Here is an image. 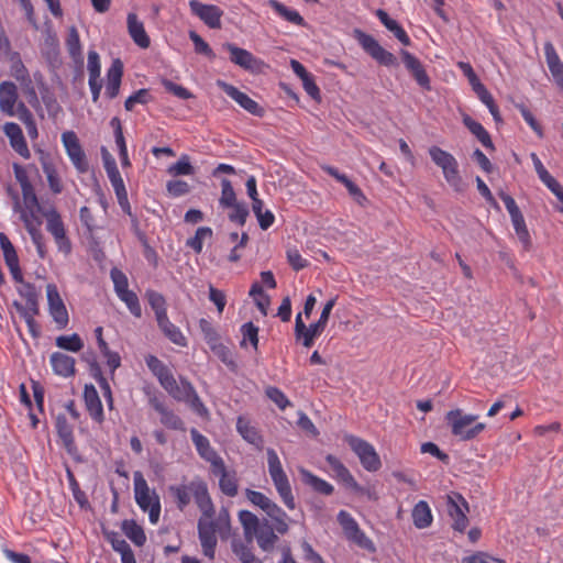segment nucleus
Here are the masks:
<instances>
[{
  "label": "nucleus",
  "mask_w": 563,
  "mask_h": 563,
  "mask_svg": "<svg viewBox=\"0 0 563 563\" xmlns=\"http://www.w3.org/2000/svg\"><path fill=\"white\" fill-rule=\"evenodd\" d=\"M169 492L180 511L186 509L190 504L191 497H194L195 503L205 517L212 518L214 516V506L207 484L202 479H195L189 484L169 486Z\"/></svg>",
  "instance_id": "nucleus-1"
},
{
  "label": "nucleus",
  "mask_w": 563,
  "mask_h": 563,
  "mask_svg": "<svg viewBox=\"0 0 563 563\" xmlns=\"http://www.w3.org/2000/svg\"><path fill=\"white\" fill-rule=\"evenodd\" d=\"M266 454L268 473L271 475L273 484L285 506L288 509L292 510L296 508V503L291 492V486L288 476L283 468L282 462L274 449L268 448L266 450Z\"/></svg>",
  "instance_id": "nucleus-2"
},
{
  "label": "nucleus",
  "mask_w": 563,
  "mask_h": 563,
  "mask_svg": "<svg viewBox=\"0 0 563 563\" xmlns=\"http://www.w3.org/2000/svg\"><path fill=\"white\" fill-rule=\"evenodd\" d=\"M477 418L476 415H464L461 409L451 410L445 416L452 434L463 441L476 438L485 429L486 426L482 422L472 426Z\"/></svg>",
  "instance_id": "nucleus-3"
},
{
  "label": "nucleus",
  "mask_w": 563,
  "mask_h": 563,
  "mask_svg": "<svg viewBox=\"0 0 563 563\" xmlns=\"http://www.w3.org/2000/svg\"><path fill=\"white\" fill-rule=\"evenodd\" d=\"M429 155L432 162L442 169L443 177L446 183L455 190H463V180L459 172V163L456 158L449 152L439 146H431Z\"/></svg>",
  "instance_id": "nucleus-4"
},
{
  "label": "nucleus",
  "mask_w": 563,
  "mask_h": 563,
  "mask_svg": "<svg viewBox=\"0 0 563 563\" xmlns=\"http://www.w3.org/2000/svg\"><path fill=\"white\" fill-rule=\"evenodd\" d=\"M353 35L361 47L378 64L386 67L398 66L396 56L386 51L372 35L366 34L360 29H355Z\"/></svg>",
  "instance_id": "nucleus-5"
},
{
  "label": "nucleus",
  "mask_w": 563,
  "mask_h": 563,
  "mask_svg": "<svg viewBox=\"0 0 563 563\" xmlns=\"http://www.w3.org/2000/svg\"><path fill=\"white\" fill-rule=\"evenodd\" d=\"M344 441L349 444L351 450L357 455L362 466L368 472H376L380 468L382 462L375 448L367 441L346 434Z\"/></svg>",
  "instance_id": "nucleus-6"
},
{
  "label": "nucleus",
  "mask_w": 563,
  "mask_h": 563,
  "mask_svg": "<svg viewBox=\"0 0 563 563\" xmlns=\"http://www.w3.org/2000/svg\"><path fill=\"white\" fill-rule=\"evenodd\" d=\"M338 522L343 529L345 538L357 547L375 552L376 548L373 541L360 529L356 520L345 510L338 514Z\"/></svg>",
  "instance_id": "nucleus-7"
},
{
  "label": "nucleus",
  "mask_w": 563,
  "mask_h": 563,
  "mask_svg": "<svg viewBox=\"0 0 563 563\" xmlns=\"http://www.w3.org/2000/svg\"><path fill=\"white\" fill-rule=\"evenodd\" d=\"M41 214L46 218V229L54 236L58 250L68 254L71 251V243L66 235V230L58 211L51 207L42 211Z\"/></svg>",
  "instance_id": "nucleus-8"
},
{
  "label": "nucleus",
  "mask_w": 563,
  "mask_h": 563,
  "mask_svg": "<svg viewBox=\"0 0 563 563\" xmlns=\"http://www.w3.org/2000/svg\"><path fill=\"white\" fill-rule=\"evenodd\" d=\"M62 142L66 153L78 173L85 174L89 169L86 154L74 131H66L62 134Z\"/></svg>",
  "instance_id": "nucleus-9"
},
{
  "label": "nucleus",
  "mask_w": 563,
  "mask_h": 563,
  "mask_svg": "<svg viewBox=\"0 0 563 563\" xmlns=\"http://www.w3.org/2000/svg\"><path fill=\"white\" fill-rule=\"evenodd\" d=\"M448 511L453 519L452 528L455 531L464 532L468 525V518L466 516V512H468V504L461 494L454 493L448 496Z\"/></svg>",
  "instance_id": "nucleus-10"
},
{
  "label": "nucleus",
  "mask_w": 563,
  "mask_h": 563,
  "mask_svg": "<svg viewBox=\"0 0 563 563\" xmlns=\"http://www.w3.org/2000/svg\"><path fill=\"white\" fill-rule=\"evenodd\" d=\"M211 519L212 518H207L203 515L200 517L198 520V537L203 554L210 560H213L218 540L216 536L217 523Z\"/></svg>",
  "instance_id": "nucleus-11"
},
{
  "label": "nucleus",
  "mask_w": 563,
  "mask_h": 563,
  "mask_svg": "<svg viewBox=\"0 0 563 563\" xmlns=\"http://www.w3.org/2000/svg\"><path fill=\"white\" fill-rule=\"evenodd\" d=\"M46 296L48 301V310L53 320L57 324V329H65L69 322V317L56 285L48 284L46 286Z\"/></svg>",
  "instance_id": "nucleus-12"
},
{
  "label": "nucleus",
  "mask_w": 563,
  "mask_h": 563,
  "mask_svg": "<svg viewBox=\"0 0 563 563\" xmlns=\"http://www.w3.org/2000/svg\"><path fill=\"white\" fill-rule=\"evenodd\" d=\"M245 187L247 195L252 200V210L258 221L260 228L262 230L269 229L275 221V216L271 210H265V213H261V206L263 205V200L258 198L256 178L254 176H250L246 180Z\"/></svg>",
  "instance_id": "nucleus-13"
},
{
  "label": "nucleus",
  "mask_w": 563,
  "mask_h": 563,
  "mask_svg": "<svg viewBox=\"0 0 563 563\" xmlns=\"http://www.w3.org/2000/svg\"><path fill=\"white\" fill-rule=\"evenodd\" d=\"M325 462L334 473L338 481L342 482L345 486L353 489L358 494H366L369 498H375L374 495L368 490L358 485L351 472L344 466V464L334 455L328 454Z\"/></svg>",
  "instance_id": "nucleus-14"
},
{
  "label": "nucleus",
  "mask_w": 563,
  "mask_h": 563,
  "mask_svg": "<svg viewBox=\"0 0 563 563\" xmlns=\"http://www.w3.org/2000/svg\"><path fill=\"white\" fill-rule=\"evenodd\" d=\"M217 85L221 88L230 98H232L240 107H242L249 113L262 118L265 113L263 107H261L255 100L250 98L246 93L240 91L233 85H230L223 80H218Z\"/></svg>",
  "instance_id": "nucleus-15"
},
{
  "label": "nucleus",
  "mask_w": 563,
  "mask_h": 563,
  "mask_svg": "<svg viewBox=\"0 0 563 563\" xmlns=\"http://www.w3.org/2000/svg\"><path fill=\"white\" fill-rule=\"evenodd\" d=\"M400 56L406 69L410 73L416 82L423 90L430 91L431 80L422 63L413 54L406 49L400 51Z\"/></svg>",
  "instance_id": "nucleus-16"
},
{
  "label": "nucleus",
  "mask_w": 563,
  "mask_h": 563,
  "mask_svg": "<svg viewBox=\"0 0 563 563\" xmlns=\"http://www.w3.org/2000/svg\"><path fill=\"white\" fill-rule=\"evenodd\" d=\"M189 7L192 14L197 15L210 29L221 27L223 11L214 4H205L198 0H190Z\"/></svg>",
  "instance_id": "nucleus-17"
},
{
  "label": "nucleus",
  "mask_w": 563,
  "mask_h": 563,
  "mask_svg": "<svg viewBox=\"0 0 563 563\" xmlns=\"http://www.w3.org/2000/svg\"><path fill=\"white\" fill-rule=\"evenodd\" d=\"M148 404L157 413H159V421L164 427L177 431L186 430L183 419L169 409L157 396H150Z\"/></svg>",
  "instance_id": "nucleus-18"
},
{
  "label": "nucleus",
  "mask_w": 563,
  "mask_h": 563,
  "mask_svg": "<svg viewBox=\"0 0 563 563\" xmlns=\"http://www.w3.org/2000/svg\"><path fill=\"white\" fill-rule=\"evenodd\" d=\"M190 437L199 456L207 461L208 463H210L211 468L222 467L223 459L211 446L210 441L207 437L201 434L196 428H192L190 430Z\"/></svg>",
  "instance_id": "nucleus-19"
},
{
  "label": "nucleus",
  "mask_w": 563,
  "mask_h": 563,
  "mask_svg": "<svg viewBox=\"0 0 563 563\" xmlns=\"http://www.w3.org/2000/svg\"><path fill=\"white\" fill-rule=\"evenodd\" d=\"M222 48L230 53V60L241 68L250 71L260 69L263 62L256 58L251 52L238 47L233 43H224Z\"/></svg>",
  "instance_id": "nucleus-20"
},
{
  "label": "nucleus",
  "mask_w": 563,
  "mask_h": 563,
  "mask_svg": "<svg viewBox=\"0 0 563 563\" xmlns=\"http://www.w3.org/2000/svg\"><path fill=\"white\" fill-rule=\"evenodd\" d=\"M133 482L135 501L143 511H147L154 505V498H159V496L155 490H150L147 482L141 472L134 473Z\"/></svg>",
  "instance_id": "nucleus-21"
},
{
  "label": "nucleus",
  "mask_w": 563,
  "mask_h": 563,
  "mask_svg": "<svg viewBox=\"0 0 563 563\" xmlns=\"http://www.w3.org/2000/svg\"><path fill=\"white\" fill-rule=\"evenodd\" d=\"M324 329L325 327H323L318 321L307 327L302 321L301 313L296 316L295 335L297 340L302 341V345L305 347H311L314 343V339L320 336Z\"/></svg>",
  "instance_id": "nucleus-22"
},
{
  "label": "nucleus",
  "mask_w": 563,
  "mask_h": 563,
  "mask_svg": "<svg viewBox=\"0 0 563 563\" xmlns=\"http://www.w3.org/2000/svg\"><path fill=\"white\" fill-rule=\"evenodd\" d=\"M84 401L91 419L98 423H102L104 421L103 407L99 394L92 384L85 385Z\"/></svg>",
  "instance_id": "nucleus-23"
},
{
  "label": "nucleus",
  "mask_w": 563,
  "mask_h": 563,
  "mask_svg": "<svg viewBox=\"0 0 563 563\" xmlns=\"http://www.w3.org/2000/svg\"><path fill=\"white\" fill-rule=\"evenodd\" d=\"M3 132L10 141L11 147L24 158L30 157V151L21 126L15 122H7Z\"/></svg>",
  "instance_id": "nucleus-24"
},
{
  "label": "nucleus",
  "mask_w": 563,
  "mask_h": 563,
  "mask_svg": "<svg viewBox=\"0 0 563 563\" xmlns=\"http://www.w3.org/2000/svg\"><path fill=\"white\" fill-rule=\"evenodd\" d=\"M322 170L330 175L331 177L335 178L342 185H344L350 196L358 205H364V202L367 200L362 189L356 184H354L346 175L340 173L338 168L330 165H324L322 166Z\"/></svg>",
  "instance_id": "nucleus-25"
},
{
  "label": "nucleus",
  "mask_w": 563,
  "mask_h": 563,
  "mask_svg": "<svg viewBox=\"0 0 563 563\" xmlns=\"http://www.w3.org/2000/svg\"><path fill=\"white\" fill-rule=\"evenodd\" d=\"M122 76L123 63L121 59L117 58L112 62L107 71L106 95L108 98L113 99L119 95Z\"/></svg>",
  "instance_id": "nucleus-26"
},
{
  "label": "nucleus",
  "mask_w": 563,
  "mask_h": 563,
  "mask_svg": "<svg viewBox=\"0 0 563 563\" xmlns=\"http://www.w3.org/2000/svg\"><path fill=\"white\" fill-rule=\"evenodd\" d=\"M49 363L53 372L58 376L70 377L76 373L75 358L62 352H54L49 357Z\"/></svg>",
  "instance_id": "nucleus-27"
},
{
  "label": "nucleus",
  "mask_w": 563,
  "mask_h": 563,
  "mask_svg": "<svg viewBox=\"0 0 563 563\" xmlns=\"http://www.w3.org/2000/svg\"><path fill=\"white\" fill-rule=\"evenodd\" d=\"M211 472L219 476V486L221 492L228 497H234L238 495V479L234 472H228L224 461L222 467H212Z\"/></svg>",
  "instance_id": "nucleus-28"
},
{
  "label": "nucleus",
  "mask_w": 563,
  "mask_h": 563,
  "mask_svg": "<svg viewBox=\"0 0 563 563\" xmlns=\"http://www.w3.org/2000/svg\"><path fill=\"white\" fill-rule=\"evenodd\" d=\"M57 434L63 441V444L68 454L75 455L77 453V446L75 443V438L73 433V427L68 423L66 417L64 415H58L56 417L55 423Z\"/></svg>",
  "instance_id": "nucleus-29"
},
{
  "label": "nucleus",
  "mask_w": 563,
  "mask_h": 563,
  "mask_svg": "<svg viewBox=\"0 0 563 563\" xmlns=\"http://www.w3.org/2000/svg\"><path fill=\"white\" fill-rule=\"evenodd\" d=\"M18 99L16 86L12 81L0 84V110L8 114H14V106Z\"/></svg>",
  "instance_id": "nucleus-30"
},
{
  "label": "nucleus",
  "mask_w": 563,
  "mask_h": 563,
  "mask_svg": "<svg viewBox=\"0 0 563 563\" xmlns=\"http://www.w3.org/2000/svg\"><path fill=\"white\" fill-rule=\"evenodd\" d=\"M128 30L134 43L141 48L150 47L151 40L145 32L143 23L137 19L135 13L128 14Z\"/></svg>",
  "instance_id": "nucleus-31"
},
{
  "label": "nucleus",
  "mask_w": 563,
  "mask_h": 563,
  "mask_svg": "<svg viewBox=\"0 0 563 563\" xmlns=\"http://www.w3.org/2000/svg\"><path fill=\"white\" fill-rule=\"evenodd\" d=\"M544 55L551 75L558 85L563 86V63L551 42L544 44Z\"/></svg>",
  "instance_id": "nucleus-32"
},
{
  "label": "nucleus",
  "mask_w": 563,
  "mask_h": 563,
  "mask_svg": "<svg viewBox=\"0 0 563 563\" xmlns=\"http://www.w3.org/2000/svg\"><path fill=\"white\" fill-rule=\"evenodd\" d=\"M376 16L379 19L382 24L394 34V36L405 46H409L411 44L410 37L402 29V26L394 19H391L388 13L382 9L376 11Z\"/></svg>",
  "instance_id": "nucleus-33"
},
{
  "label": "nucleus",
  "mask_w": 563,
  "mask_h": 563,
  "mask_svg": "<svg viewBox=\"0 0 563 563\" xmlns=\"http://www.w3.org/2000/svg\"><path fill=\"white\" fill-rule=\"evenodd\" d=\"M156 321L159 330L170 342L181 347L187 346L188 342L186 336L177 325L170 322L167 314L165 317H161Z\"/></svg>",
  "instance_id": "nucleus-34"
},
{
  "label": "nucleus",
  "mask_w": 563,
  "mask_h": 563,
  "mask_svg": "<svg viewBox=\"0 0 563 563\" xmlns=\"http://www.w3.org/2000/svg\"><path fill=\"white\" fill-rule=\"evenodd\" d=\"M254 537L256 538L258 547L265 552L272 551L278 540L274 528L267 520L262 521V526L254 532L253 538Z\"/></svg>",
  "instance_id": "nucleus-35"
},
{
  "label": "nucleus",
  "mask_w": 563,
  "mask_h": 563,
  "mask_svg": "<svg viewBox=\"0 0 563 563\" xmlns=\"http://www.w3.org/2000/svg\"><path fill=\"white\" fill-rule=\"evenodd\" d=\"M65 44L71 59L76 64L81 65L84 63V55L79 33L76 26L73 25L68 27V34Z\"/></svg>",
  "instance_id": "nucleus-36"
},
{
  "label": "nucleus",
  "mask_w": 563,
  "mask_h": 563,
  "mask_svg": "<svg viewBox=\"0 0 563 563\" xmlns=\"http://www.w3.org/2000/svg\"><path fill=\"white\" fill-rule=\"evenodd\" d=\"M412 521L416 528H428L433 520L431 509L427 501L420 500L416 504L411 512Z\"/></svg>",
  "instance_id": "nucleus-37"
},
{
  "label": "nucleus",
  "mask_w": 563,
  "mask_h": 563,
  "mask_svg": "<svg viewBox=\"0 0 563 563\" xmlns=\"http://www.w3.org/2000/svg\"><path fill=\"white\" fill-rule=\"evenodd\" d=\"M300 474L303 483L310 486L314 492L325 496H329L333 493L334 487L330 483L316 476L310 471L301 468Z\"/></svg>",
  "instance_id": "nucleus-38"
},
{
  "label": "nucleus",
  "mask_w": 563,
  "mask_h": 563,
  "mask_svg": "<svg viewBox=\"0 0 563 563\" xmlns=\"http://www.w3.org/2000/svg\"><path fill=\"white\" fill-rule=\"evenodd\" d=\"M463 123L470 130V132L477 137V140L482 143L483 146L489 150H494V144L489 133L479 122L473 120L468 115H465L463 118Z\"/></svg>",
  "instance_id": "nucleus-39"
},
{
  "label": "nucleus",
  "mask_w": 563,
  "mask_h": 563,
  "mask_svg": "<svg viewBox=\"0 0 563 563\" xmlns=\"http://www.w3.org/2000/svg\"><path fill=\"white\" fill-rule=\"evenodd\" d=\"M123 533L137 547L144 545L146 536L143 528L132 519H125L121 523Z\"/></svg>",
  "instance_id": "nucleus-40"
},
{
  "label": "nucleus",
  "mask_w": 563,
  "mask_h": 563,
  "mask_svg": "<svg viewBox=\"0 0 563 563\" xmlns=\"http://www.w3.org/2000/svg\"><path fill=\"white\" fill-rule=\"evenodd\" d=\"M236 429H238L239 433L241 434V437L249 443H251L257 448H260L262 445L263 439H262L261 434L258 433L256 428L251 426V423L247 420L240 417L236 421Z\"/></svg>",
  "instance_id": "nucleus-41"
},
{
  "label": "nucleus",
  "mask_w": 563,
  "mask_h": 563,
  "mask_svg": "<svg viewBox=\"0 0 563 563\" xmlns=\"http://www.w3.org/2000/svg\"><path fill=\"white\" fill-rule=\"evenodd\" d=\"M268 4L278 15H280L286 21L299 26H303L306 24L303 18L299 14L298 11L287 8L277 0H269Z\"/></svg>",
  "instance_id": "nucleus-42"
},
{
  "label": "nucleus",
  "mask_w": 563,
  "mask_h": 563,
  "mask_svg": "<svg viewBox=\"0 0 563 563\" xmlns=\"http://www.w3.org/2000/svg\"><path fill=\"white\" fill-rule=\"evenodd\" d=\"M239 519L243 527L245 538L251 542L254 532L262 526L260 519L249 510H241L239 512Z\"/></svg>",
  "instance_id": "nucleus-43"
},
{
  "label": "nucleus",
  "mask_w": 563,
  "mask_h": 563,
  "mask_svg": "<svg viewBox=\"0 0 563 563\" xmlns=\"http://www.w3.org/2000/svg\"><path fill=\"white\" fill-rule=\"evenodd\" d=\"M14 306L20 313V316L24 319L26 322L29 332L33 338H38L41 335V329L37 322L35 321L34 317L38 314V309L31 310V309H24L22 303L14 302Z\"/></svg>",
  "instance_id": "nucleus-44"
},
{
  "label": "nucleus",
  "mask_w": 563,
  "mask_h": 563,
  "mask_svg": "<svg viewBox=\"0 0 563 563\" xmlns=\"http://www.w3.org/2000/svg\"><path fill=\"white\" fill-rule=\"evenodd\" d=\"M213 231L211 228L200 227L196 230L195 235L186 241V246L194 250L196 254H200L202 252L203 241L211 239Z\"/></svg>",
  "instance_id": "nucleus-45"
},
{
  "label": "nucleus",
  "mask_w": 563,
  "mask_h": 563,
  "mask_svg": "<svg viewBox=\"0 0 563 563\" xmlns=\"http://www.w3.org/2000/svg\"><path fill=\"white\" fill-rule=\"evenodd\" d=\"M18 291L20 296L25 299V305H23L24 309H38V295L34 285L24 282L18 288Z\"/></svg>",
  "instance_id": "nucleus-46"
},
{
  "label": "nucleus",
  "mask_w": 563,
  "mask_h": 563,
  "mask_svg": "<svg viewBox=\"0 0 563 563\" xmlns=\"http://www.w3.org/2000/svg\"><path fill=\"white\" fill-rule=\"evenodd\" d=\"M55 344L59 349L74 353L79 352L84 347V342L77 333H73L71 335H59L56 338Z\"/></svg>",
  "instance_id": "nucleus-47"
},
{
  "label": "nucleus",
  "mask_w": 563,
  "mask_h": 563,
  "mask_svg": "<svg viewBox=\"0 0 563 563\" xmlns=\"http://www.w3.org/2000/svg\"><path fill=\"white\" fill-rule=\"evenodd\" d=\"M146 298L148 305L155 312L156 320L167 314L166 300L162 294L155 290H147Z\"/></svg>",
  "instance_id": "nucleus-48"
},
{
  "label": "nucleus",
  "mask_w": 563,
  "mask_h": 563,
  "mask_svg": "<svg viewBox=\"0 0 563 563\" xmlns=\"http://www.w3.org/2000/svg\"><path fill=\"white\" fill-rule=\"evenodd\" d=\"M42 167H43L44 174L46 175L49 189L54 194H60L63 190V185L60 183V179H59V176L57 174L55 166L51 162L44 161L42 163Z\"/></svg>",
  "instance_id": "nucleus-49"
},
{
  "label": "nucleus",
  "mask_w": 563,
  "mask_h": 563,
  "mask_svg": "<svg viewBox=\"0 0 563 563\" xmlns=\"http://www.w3.org/2000/svg\"><path fill=\"white\" fill-rule=\"evenodd\" d=\"M117 296L119 297L120 300H122L126 305L128 309L134 317L141 318L142 308L140 305L139 297L134 291L128 289V290L117 294Z\"/></svg>",
  "instance_id": "nucleus-50"
},
{
  "label": "nucleus",
  "mask_w": 563,
  "mask_h": 563,
  "mask_svg": "<svg viewBox=\"0 0 563 563\" xmlns=\"http://www.w3.org/2000/svg\"><path fill=\"white\" fill-rule=\"evenodd\" d=\"M21 190H22L24 205H25L26 209L31 212L32 217H34L35 211L38 213H42V211L46 210L40 205L38 199L35 195V191H34V188L32 185L24 187Z\"/></svg>",
  "instance_id": "nucleus-51"
},
{
  "label": "nucleus",
  "mask_w": 563,
  "mask_h": 563,
  "mask_svg": "<svg viewBox=\"0 0 563 563\" xmlns=\"http://www.w3.org/2000/svg\"><path fill=\"white\" fill-rule=\"evenodd\" d=\"M231 548L242 563H260L256 561L251 548L241 540H233Z\"/></svg>",
  "instance_id": "nucleus-52"
},
{
  "label": "nucleus",
  "mask_w": 563,
  "mask_h": 563,
  "mask_svg": "<svg viewBox=\"0 0 563 563\" xmlns=\"http://www.w3.org/2000/svg\"><path fill=\"white\" fill-rule=\"evenodd\" d=\"M236 201V195L233 189L231 181L227 178L221 181V197L219 199V205L223 209L233 206Z\"/></svg>",
  "instance_id": "nucleus-53"
},
{
  "label": "nucleus",
  "mask_w": 563,
  "mask_h": 563,
  "mask_svg": "<svg viewBox=\"0 0 563 563\" xmlns=\"http://www.w3.org/2000/svg\"><path fill=\"white\" fill-rule=\"evenodd\" d=\"M211 351L218 356L222 363H224L230 369L234 371L236 368V363L233 358V354L231 350L224 344L217 342L210 346Z\"/></svg>",
  "instance_id": "nucleus-54"
},
{
  "label": "nucleus",
  "mask_w": 563,
  "mask_h": 563,
  "mask_svg": "<svg viewBox=\"0 0 563 563\" xmlns=\"http://www.w3.org/2000/svg\"><path fill=\"white\" fill-rule=\"evenodd\" d=\"M153 100V97L148 89L142 88L131 95L124 102L126 111H132L136 103L147 104Z\"/></svg>",
  "instance_id": "nucleus-55"
},
{
  "label": "nucleus",
  "mask_w": 563,
  "mask_h": 563,
  "mask_svg": "<svg viewBox=\"0 0 563 563\" xmlns=\"http://www.w3.org/2000/svg\"><path fill=\"white\" fill-rule=\"evenodd\" d=\"M228 209H231V212L228 214V218L231 222L238 223L240 225H244L246 219L250 214L249 208L244 202H235L233 206H230Z\"/></svg>",
  "instance_id": "nucleus-56"
},
{
  "label": "nucleus",
  "mask_w": 563,
  "mask_h": 563,
  "mask_svg": "<svg viewBox=\"0 0 563 563\" xmlns=\"http://www.w3.org/2000/svg\"><path fill=\"white\" fill-rule=\"evenodd\" d=\"M515 107L519 110L523 120L533 130V132L540 139H542L544 136L543 129L541 124L537 121L532 112L523 103H516Z\"/></svg>",
  "instance_id": "nucleus-57"
},
{
  "label": "nucleus",
  "mask_w": 563,
  "mask_h": 563,
  "mask_svg": "<svg viewBox=\"0 0 563 563\" xmlns=\"http://www.w3.org/2000/svg\"><path fill=\"white\" fill-rule=\"evenodd\" d=\"M168 173L173 176L192 175L195 168L190 164L189 156L183 155L175 164L169 166Z\"/></svg>",
  "instance_id": "nucleus-58"
},
{
  "label": "nucleus",
  "mask_w": 563,
  "mask_h": 563,
  "mask_svg": "<svg viewBox=\"0 0 563 563\" xmlns=\"http://www.w3.org/2000/svg\"><path fill=\"white\" fill-rule=\"evenodd\" d=\"M189 38L194 43L195 52L197 54L205 55L210 59H213L216 57V54L210 47V45L195 31L189 32Z\"/></svg>",
  "instance_id": "nucleus-59"
},
{
  "label": "nucleus",
  "mask_w": 563,
  "mask_h": 563,
  "mask_svg": "<svg viewBox=\"0 0 563 563\" xmlns=\"http://www.w3.org/2000/svg\"><path fill=\"white\" fill-rule=\"evenodd\" d=\"M194 391V386L188 380L181 379L180 384H177L169 395L178 401H186Z\"/></svg>",
  "instance_id": "nucleus-60"
},
{
  "label": "nucleus",
  "mask_w": 563,
  "mask_h": 563,
  "mask_svg": "<svg viewBox=\"0 0 563 563\" xmlns=\"http://www.w3.org/2000/svg\"><path fill=\"white\" fill-rule=\"evenodd\" d=\"M166 190L172 197H181L190 192V186L187 181L180 179L169 180L166 184Z\"/></svg>",
  "instance_id": "nucleus-61"
},
{
  "label": "nucleus",
  "mask_w": 563,
  "mask_h": 563,
  "mask_svg": "<svg viewBox=\"0 0 563 563\" xmlns=\"http://www.w3.org/2000/svg\"><path fill=\"white\" fill-rule=\"evenodd\" d=\"M531 159L540 180L545 185H555V178L550 175L536 153H531Z\"/></svg>",
  "instance_id": "nucleus-62"
},
{
  "label": "nucleus",
  "mask_w": 563,
  "mask_h": 563,
  "mask_svg": "<svg viewBox=\"0 0 563 563\" xmlns=\"http://www.w3.org/2000/svg\"><path fill=\"white\" fill-rule=\"evenodd\" d=\"M104 538L106 540L111 544L112 549L118 552L122 553L125 550L130 549V545L128 542L120 537V534L115 531H104Z\"/></svg>",
  "instance_id": "nucleus-63"
},
{
  "label": "nucleus",
  "mask_w": 563,
  "mask_h": 563,
  "mask_svg": "<svg viewBox=\"0 0 563 563\" xmlns=\"http://www.w3.org/2000/svg\"><path fill=\"white\" fill-rule=\"evenodd\" d=\"M199 328L203 334V338L209 346L219 342V335L212 323L206 319H200Z\"/></svg>",
  "instance_id": "nucleus-64"
}]
</instances>
